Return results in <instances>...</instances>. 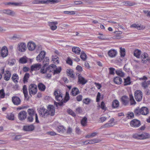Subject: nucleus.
<instances>
[{
	"instance_id": "32",
	"label": "nucleus",
	"mask_w": 150,
	"mask_h": 150,
	"mask_svg": "<svg viewBox=\"0 0 150 150\" xmlns=\"http://www.w3.org/2000/svg\"><path fill=\"white\" fill-rule=\"evenodd\" d=\"M149 84H150V81H144L141 83L142 86L143 87L144 89H146L147 88Z\"/></svg>"
},
{
	"instance_id": "3",
	"label": "nucleus",
	"mask_w": 150,
	"mask_h": 150,
	"mask_svg": "<svg viewBox=\"0 0 150 150\" xmlns=\"http://www.w3.org/2000/svg\"><path fill=\"white\" fill-rule=\"evenodd\" d=\"M29 93L31 96L35 94L37 91V86L34 84H31L28 87Z\"/></svg>"
},
{
	"instance_id": "57",
	"label": "nucleus",
	"mask_w": 150,
	"mask_h": 150,
	"mask_svg": "<svg viewBox=\"0 0 150 150\" xmlns=\"http://www.w3.org/2000/svg\"><path fill=\"white\" fill-rule=\"evenodd\" d=\"M34 116L29 115L27 118L28 121L30 122H32L33 120Z\"/></svg>"
},
{
	"instance_id": "64",
	"label": "nucleus",
	"mask_w": 150,
	"mask_h": 150,
	"mask_svg": "<svg viewBox=\"0 0 150 150\" xmlns=\"http://www.w3.org/2000/svg\"><path fill=\"white\" fill-rule=\"evenodd\" d=\"M67 64H69L70 65H71L72 64V60L70 58H68L67 61Z\"/></svg>"
},
{
	"instance_id": "19",
	"label": "nucleus",
	"mask_w": 150,
	"mask_h": 150,
	"mask_svg": "<svg viewBox=\"0 0 150 150\" xmlns=\"http://www.w3.org/2000/svg\"><path fill=\"white\" fill-rule=\"evenodd\" d=\"M117 54V51L114 49H111L108 52V56L111 58L115 57Z\"/></svg>"
},
{
	"instance_id": "7",
	"label": "nucleus",
	"mask_w": 150,
	"mask_h": 150,
	"mask_svg": "<svg viewBox=\"0 0 150 150\" xmlns=\"http://www.w3.org/2000/svg\"><path fill=\"white\" fill-rule=\"evenodd\" d=\"M18 118L20 120H25L27 116V113L25 111L23 110L20 111L18 114Z\"/></svg>"
},
{
	"instance_id": "58",
	"label": "nucleus",
	"mask_w": 150,
	"mask_h": 150,
	"mask_svg": "<svg viewBox=\"0 0 150 150\" xmlns=\"http://www.w3.org/2000/svg\"><path fill=\"white\" fill-rule=\"evenodd\" d=\"M64 13L65 14H75V13L74 11H64Z\"/></svg>"
},
{
	"instance_id": "1",
	"label": "nucleus",
	"mask_w": 150,
	"mask_h": 150,
	"mask_svg": "<svg viewBox=\"0 0 150 150\" xmlns=\"http://www.w3.org/2000/svg\"><path fill=\"white\" fill-rule=\"evenodd\" d=\"M149 135L146 133H144L142 134L139 133H136L132 135L133 138L139 139H144L149 137Z\"/></svg>"
},
{
	"instance_id": "29",
	"label": "nucleus",
	"mask_w": 150,
	"mask_h": 150,
	"mask_svg": "<svg viewBox=\"0 0 150 150\" xmlns=\"http://www.w3.org/2000/svg\"><path fill=\"white\" fill-rule=\"evenodd\" d=\"M114 82L116 84H120L122 82V80L119 77H116L114 79Z\"/></svg>"
},
{
	"instance_id": "60",
	"label": "nucleus",
	"mask_w": 150,
	"mask_h": 150,
	"mask_svg": "<svg viewBox=\"0 0 150 150\" xmlns=\"http://www.w3.org/2000/svg\"><path fill=\"white\" fill-rule=\"evenodd\" d=\"M109 73L110 74H114L115 69L113 68H109Z\"/></svg>"
},
{
	"instance_id": "62",
	"label": "nucleus",
	"mask_w": 150,
	"mask_h": 150,
	"mask_svg": "<svg viewBox=\"0 0 150 150\" xmlns=\"http://www.w3.org/2000/svg\"><path fill=\"white\" fill-rule=\"evenodd\" d=\"M82 96L81 95L78 96L76 97V100L78 101H81L82 99Z\"/></svg>"
},
{
	"instance_id": "8",
	"label": "nucleus",
	"mask_w": 150,
	"mask_h": 150,
	"mask_svg": "<svg viewBox=\"0 0 150 150\" xmlns=\"http://www.w3.org/2000/svg\"><path fill=\"white\" fill-rule=\"evenodd\" d=\"M148 54L146 53H143L141 56V59L143 63H146V62L150 60L148 57Z\"/></svg>"
},
{
	"instance_id": "59",
	"label": "nucleus",
	"mask_w": 150,
	"mask_h": 150,
	"mask_svg": "<svg viewBox=\"0 0 150 150\" xmlns=\"http://www.w3.org/2000/svg\"><path fill=\"white\" fill-rule=\"evenodd\" d=\"M100 96L101 95L100 93V92H98L96 98V101L97 102H98L99 101Z\"/></svg>"
},
{
	"instance_id": "27",
	"label": "nucleus",
	"mask_w": 150,
	"mask_h": 150,
	"mask_svg": "<svg viewBox=\"0 0 150 150\" xmlns=\"http://www.w3.org/2000/svg\"><path fill=\"white\" fill-rule=\"evenodd\" d=\"M23 93L24 94L25 98H27L28 96V92L27 91V86L25 85H24L23 88Z\"/></svg>"
},
{
	"instance_id": "6",
	"label": "nucleus",
	"mask_w": 150,
	"mask_h": 150,
	"mask_svg": "<svg viewBox=\"0 0 150 150\" xmlns=\"http://www.w3.org/2000/svg\"><path fill=\"white\" fill-rule=\"evenodd\" d=\"M134 96L136 100L138 102L140 101L142 98V92L140 90L136 91L134 93Z\"/></svg>"
},
{
	"instance_id": "43",
	"label": "nucleus",
	"mask_w": 150,
	"mask_h": 150,
	"mask_svg": "<svg viewBox=\"0 0 150 150\" xmlns=\"http://www.w3.org/2000/svg\"><path fill=\"white\" fill-rule=\"evenodd\" d=\"M87 120V118L84 117L81 120V124L83 126H85L86 125Z\"/></svg>"
},
{
	"instance_id": "39",
	"label": "nucleus",
	"mask_w": 150,
	"mask_h": 150,
	"mask_svg": "<svg viewBox=\"0 0 150 150\" xmlns=\"http://www.w3.org/2000/svg\"><path fill=\"white\" fill-rule=\"evenodd\" d=\"M130 79L129 77H128L126 79H124V85L126 86L131 84Z\"/></svg>"
},
{
	"instance_id": "9",
	"label": "nucleus",
	"mask_w": 150,
	"mask_h": 150,
	"mask_svg": "<svg viewBox=\"0 0 150 150\" xmlns=\"http://www.w3.org/2000/svg\"><path fill=\"white\" fill-rule=\"evenodd\" d=\"M130 124L132 127H137L140 125L141 123L139 120L137 119H133L130 122Z\"/></svg>"
},
{
	"instance_id": "35",
	"label": "nucleus",
	"mask_w": 150,
	"mask_h": 150,
	"mask_svg": "<svg viewBox=\"0 0 150 150\" xmlns=\"http://www.w3.org/2000/svg\"><path fill=\"white\" fill-rule=\"evenodd\" d=\"M49 59L48 57H45L43 59V67L44 68L49 63Z\"/></svg>"
},
{
	"instance_id": "4",
	"label": "nucleus",
	"mask_w": 150,
	"mask_h": 150,
	"mask_svg": "<svg viewBox=\"0 0 150 150\" xmlns=\"http://www.w3.org/2000/svg\"><path fill=\"white\" fill-rule=\"evenodd\" d=\"M63 97V100L62 101H60L59 102H54V104L57 107L58 106H61L63 105V103H65L67 102L69 99V94L67 92H66V95L64 99Z\"/></svg>"
},
{
	"instance_id": "31",
	"label": "nucleus",
	"mask_w": 150,
	"mask_h": 150,
	"mask_svg": "<svg viewBox=\"0 0 150 150\" xmlns=\"http://www.w3.org/2000/svg\"><path fill=\"white\" fill-rule=\"evenodd\" d=\"M72 51L76 54H80V53L81 52V49L78 47H72Z\"/></svg>"
},
{
	"instance_id": "40",
	"label": "nucleus",
	"mask_w": 150,
	"mask_h": 150,
	"mask_svg": "<svg viewBox=\"0 0 150 150\" xmlns=\"http://www.w3.org/2000/svg\"><path fill=\"white\" fill-rule=\"evenodd\" d=\"M30 74L29 73H26L25 74L23 78V82L24 83L28 82V80Z\"/></svg>"
},
{
	"instance_id": "14",
	"label": "nucleus",
	"mask_w": 150,
	"mask_h": 150,
	"mask_svg": "<svg viewBox=\"0 0 150 150\" xmlns=\"http://www.w3.org/2000/svg\"><path fill=\"white\" fill-rule=\"evenodd\" d=\"M78 83L79 84H81L84 85L87 82V81L80 74L78 76Z\"/></svg>"
},
{
	"instance_id": "54",
	"label": "nucleus",
	"mask_w": 150,
	"mask_h": 150,
	"mask_svg": "<svg viewBox=\"0 0 150 150\" xmlns=\"http://www.w3.org/2000/svg\"><path fill=\"white\" fill-rule=\"evenodd\" d=\"M67 112L68 113L73 116H74L76 115L75 113L70 109H67Z\"/></svg>"
},
{
	"instance_id": "33",
	"label": "nucleus",
	"mask_w": 150,
	"mask_h": 150,
	"mask_svg": "<svg viewBox=\"0 0 150 150\" xmlns=\"http://www.w3.org/2000/svg\"><path fill=\"white\" fill-rule=\"evenodd\" d=\"M11 79L15 83H17L18 82L19 76L17 74H13Z\"/></svg>"
},
{
	"instance_id": "2",
	"label": "nucleus",
	"mask_w": 150,
	"mask_h": 150,
	"mask_svg": "<svg viewBox=\"0 0 150 150\" xmlns=\"http://www.w3.org/2000/svg\"><path fill=\"white\" fill-rule=\"evenodd\" d=\"M54 95L55 96V99L57 101L60 102L63 100V94L59 90H55L54 91Z\"/></svg>"
},
{
	"instance_id": "38",
	"label": "nucleus",
	"mask_w": 150,
	"mask_h": 150,
	"mask_svg": "<svg viewBox=\"0 0 150 150\" xmlns=\"http://www.w3.org/2000/svg\"><path fill=\"white\" fill-rule=\"evenodd\" d=\"M141 110V108H139V107H138L135 109L134 111V112L135 115L139 116L142 114V112Z\"/></svg>"
},
{
	"instance_id": "53",
	"label": "nucleus",
	"mask_w": 150,
	"mask_h": 150,
	"mask_svg": "<svg viewBox=\"0 0 150 150\" xmlns=\"http://www.w3.org/2000/svg\"><path fill=\"white\" fill-rule=\"evenodd\" d=\"M5 93L4 89H2L0 90V97L1 98H4V97Z\"/></svg>"
},
{
	"instance_id": "5",
	"label": "nucleus",
	"mask_w": 150,
	"mask_h": 150,
	"mask_svg": "<svg viewBox=\"0 0 150 150\" xmlns=\"http://www.w3.org/2000/svg\"><path fill=\"white\" fill-rule=\"evenodd\" d=\"M38 112L40 115L44 118L47 117L49 115L48 110L44 107L40 108L38 110Z\"/></svg>"
},
{
	"instance_id": "24",
	"label": "nucleus",
	"mask_w": 150,
	"mask_h": 150,
	"mask_svg": "<svg viewBox=\"0 0 150 150\" xmlns=\"http://www.w3.org/2000/svg\"><path fill=\"white\" fill-rule=\"evenodd\" d=\"M34 127L33 125H29L25 126L23 127V129L25 131H32L34 129Z\"/></svg>"
},
{
	"instance_id": "20",
	"label": "nucleus",
	"mask_w": 150,
	"mask_h": 150,
	"mask_svg": "<svg viewBox=\"0 0 150 150\" xmlns=\"http://www.w3.org/2000/svg\"><path fill=\"white\" fill-rule=\"evenodd\" d=\"M122 103L124 105H126L129 102V98L127 96H122L121 98Z\"/></svg>"
},
{
	"instance_id": "41",
	"label": "nucleus",
	"mask_w": 150,
	"mask_h": 150,
	"mask_svg": "<svg viewBox=\"0 0 150 150\" xmlns=\"http://www.w3.org/2000/svg\"><path fill=\"white\" fill-rule=\"evenodd\" d=\"M66 72L67 73L68 76H70L72 78H74V72L70 69H67Z\"/></svg>"
},
{
	"instance_id": "34",
	"label": "nucleus",
	"mask_w": 150,
	"mask_h": 150,
	"mask_svg": "<svg viewBox=\"0 0 150 150\" xmlns=\"http://www.w3.org/2000/svg\"><path fill=\"white\" fill-rule=\"evenodd\" d=\"M39 89L41 91H44L45 89V86L42 83H40L38 85Z\"/></svg>"
},
{
	"instance_id": "26",
	"label": "nucleus",
	"mask_w": 150,
	"mask_h": 150,
	"mask_svg": "<svg viewBox=\"0 0 150 150\" xmlns=\"http://www.w3.org/2000/svg\"><path fill=\"white\" fill-rule=\"evenodd\" d=\"M142 115H146L149 113L148 108L146 107H143L141 108Z\"/></svg>"
},
{
	"instance_id": "12",
	"label": "nucleus",
	"mask_w": 150,
	"mask_h": 150,
	"mask_svg": "<svg viewBox=\"0 0 150 150\" xmlns=\"http://www.w3.org/2000/svg\"><path fill=\"white\" fill-rule=\"evenodd\" d=\"M114 119L113 118H111L108 123L105 124L102 126V128L109 127H112L114 125Z\"/></svg>"
},
{
	"instance_id": "56",
	"label": "nucleus",
	"mask_w": 150,
	"mask_h": 150,
	"mask_svg": "<svg viewBox=\"0 0 150 150\" xmlns=\"http://www.w3.org/2000/svg\"><path fill=\"white\" fill-rule=\"evenodd\" d=\"M93 144L97 143L101 141L100 139H92Z\"/></svg>"
},
{
	"instance_id": "49",
	"label": "nucleus",
	"mask_w": 150,
	"mask_h": 150,
	"mask_svg": "<svg viewBox=\"0 0 150 150\" xmlns=\"http://www.w3.org/2000/svg\"><path fill=\"white\" fill-rule=\"evenodd\" d=\"M120 55L121 57H124L125 55V50L121 47L120 48Z\"/></svg>"
},
{
	"instance_id": "52",
	"label": "nucleus",
	"mask_w": 150,
	"mask_h": 150,
	"mask_svg": "<svg viewBox=\"0 0 150 150\" xmlns=\"http://www.w3.org/2000/svg\"><path fill=\"white\" fill-rule=\"evenodd\" d=\"M125 5L126 6H132L135 5L134 3L132 2L129 1H126L125 2Z\"/></svg>"
},
{
	"instance_id": "44",
	"label": "nucleus",
	"mask_w": 150,
	"mask_h": 150,
	"mask_svg": "<svg viewBox=\"0 0 150 150\" xmlns=\"http://www.w3.org/2000/svg\"><path fill=\"white\" fill-rule=\"evenodd\" d=\"M65 130V128L63 126H59L57 129L58 132L61 133L63 132Z\"/></svg>"
},
{
	"instance_id": "45",
	"label": "nucleus",
	"mask_w": 150,
	"mask_h": 150,
	"mask_svg": "<svg viewBox=\"0 0 150 150\" xmlns=\"http://www.w3.org/2000/svg\"><path fill=\"white\" fill-rule=\"evenodd\" d=\"M27 58L25 57H23L20 59L19 62L23 64L27 62Z\"/></svg>"
},
{
	"instance_id": "63",
	"label": "nucleus",
	"mask_w": 150,
	"mask_h": 150,
	"mask_svg": "<svg viewBox=\"0 0 150 150\" xmlns=\"http://www.w3.org/2000/svg\"><path fill=\"white\" fill-rule=\"evenodd\" d=\"M100 122H103L105 121L107 119V117H102L100 118Z\"/></svg>"
},
{
	"instance_id": "15",
	"label": "nucleus",
	"mask_w": 150,
	"mask_h": 150,
	"mask_svg": "<svg viewBox=\"0 0 150 150\" xmlns=\"http://www.w3.org/2000/svg\"><path fill=\"white\" fill-rule=\"evenodd\" d=\"M47 109L49 115H50L52 116L54 115L55 108L53 105H49Z\"/></svg>"
},
{
	"instance_id": "47",
	"label": "nucleus",
	"mask_w": 150,
	"mask_h": 150,
	"mask_svg": "<svg viewBox=\"0 0 150 150\" xmlns=\"http://www.w3.org/2000/svg\"><path fill=\"white\" fill-rule=\"evenodd\" d=\"M6 117L7 118L10 120H13L14 119V115L13 114L11 113L7 114Z\"/></svg>"
},
{
	"instance_id": "37",
	"label": "nucleus",
	"mask_w": 150,
	"mask_h": 150,
	"mask_svg": "<svg viewBox=\"0 0 150 150\" xmlns=\"http://www.w3.org/2000/svg\"><path fill=\"white\" fill-rule=\"evenodd\" d=\"M112 107L114 108H117L119 105V103L117 100H115L112 102Z\"/></svg>"
},
{
	"instance_id": "25",
	"label": "nucleus",
	"mask_w": 150,
	"mask_h": 150,
	"mask_svg": "<svg viewBox=\"0 0 150 150\" xmlns=\"http://www.w3.org/2000/svg\"><path fill=\"white\" fill-rule=\"evenodd\" d=\"M41 67V65L39 64H33L31 67V70L32 71L39 70Z\"/></svg>"
},
{
	"instance_id": "55",
	"label": "nucleus",
	"mask_w": 150,
	"mask_h": 150,
	"mask_svg": "<svg viewBox=\"0 0 150 150\" xmlns=\"http://www.w3.org/2000/svg\"><path fill=\"white\" fill-rule=\"evenodd\" d=\"M101 108L102 109L106 110L107 108L106 107L105 104L103 101H102L101 102Z\"/></svg>"
},
{
	"instance_id": "22",
	"label": "nucleus",
	"mask_w": 150,
	"mask_h": 150,
	"mask_svg": "<svg viewBox=\"0 0 150 150\" xmlns=\"http://www.w3.org/2000/svg\"><path fill=\"white\" fill-rule=\"evenodd\" d=\"M11 75V72L8 70L6 71L4 74V79L7 81H8Z\"/></svg>"
},
{
	"instance_id": "42",
	"label": "nucleus",
	"mask_w": 150,
	"mask_h": 150,
	"mask_svg": "<svg viewBox=\"0 0 150 150\" xmlns=\"http://www.w3.org/2000/svg\"><path fill=\"white\" fill-rule=\"evenodd\" d=\"M62 70L61 67H59L57 68V67L54 69V71L53 72L54 74H57L59 73Z\"/></svg>"
},
{
	"instance_id": "11",
	"label": "nucleus",
	"mask_w": 150,
	"mask_h": 150,
	"mask_svg": "<svg viewBox=\"0 0 150 150\" xmlns=\"http://www.w3.org/2000/svg\"><path fill=\"white\" fill-rule=\"evenodd\" d=\"M26 44L23 42L19 43L18 45V50L21 52H24L26 49Z\"/></svg>"
},
{
	"instance_id": "36",
	"label": "nucleus",
	"mask_w": 150,
	"mask_h": 150,
	"mask_svg": "<svg viewBox=\"0 0 150 150\" xmlns=\"http://www.w3.org/2000/svg\"><path fill=\"white\" fill-rule=\"evenodd\" d=\"M141 54V51L139 50H135L134 52V56L139 58H140V55Z\"/></svg>"
},
{
	"instance_id": "13",
	"label": "nucleus",
	"mask_w": 150,
	"mask_h": 150,
	"mask_svg": "<svg viewBox=\"0 0 150 150\" xmlns=\"http://www.w3.org/2000/svg\"><path fill=\"white\" fill-rule=\"evenodd\" d=\"M58 23L57 22H49L48 23V25L50 26V29L52 30H56L57 28L56 25Z\"/></svg>"
},
{
	"instance_id": "21",
	"label": "nucleus",
	"mask_w": 150,
	"mask_h": 150,
	"mask_svg": "<svg viewBox=\"0 0 150 150\" xmlns=\"http://www.w3.org/2000/svg\"><path fill=\"white\" fill-rule=\"evenodd\" d=\"M80 91L79 89L76 87L73 88L70 93L71 95L73 96H75L79 93Z\"/></svg>"
},
{
	"instance_id": "61",
	"label": "nucleus",
	"mask_w": 150,
	"mask_h": 150,
	"mask_svg": "<svg viewBox=\"0 0 150 150\" xmlns=\"http://www.w3.org/2000/svg\"><path fill=\"white\" fill-rule=\"evenodd\" d=\"M42 74H45L46 73L48 72L47 68L46 69H45V67H43V69H42L40 70Z\"/></svg>"
},
{
	"instance_id": "18",
	"label": "nucleus",
	"mask_w": 150,
	"mask_h": 150,
	"mask_svg": "<svg viewBox=\"0 0 150 150\" xmlns=\"http://www.w3.org/2000/svg\"><path fill=\"white\" fill-rule=\"evenodd\" d=\"M28 49L30 51H33L35 49L36 47V45L35 43L33 42H28L27 45Z\"/></svg>"
},
{
	"instance_id": "51",
	"label": "nucleus",
	"mask_w": 150,
	"mask_h": 150,
	"mask_svg": "<svg viewBox=\"0 0 150 150\" xmlns=\"http://www.w3.org/2000/svg\"><path fill=\"white\" fill-rule=\"evenodd\" d=\"M91 101V100L89 98L84 99L83 100V103L86 104H88Z\"/></svg>"
},
{
	"instance_id": "17",
	"label": "nucleus",
	"mask_w": 150,
	"mask_h": 150,
	"mask_svg": "<svg viewBox=\"0 0 150 150\" xmlns=\"http://www.w3.org/2000/svg\"><path fill=\"white\" fill-rule=\"evenodd\" d=\"M12 100L13 103L16 105H18L20 104L21 100L20 98L17 96H13L12 97Z\"/></svg>"
},
{
	"instance_id": "28",
	"label": "nucleus",
	"mask_w": 150,
	"mask_h": 150,
	"mask_svg": "<svg viewBox=\"0 0 150 150\" xmlns=\"http://www.w3.org/2000/svg\"><path fill=\"white\" fill-rule=\"evenodd\" d=\"M56 67V66L54 64H51L47 68V71L49 72H51L54 71V69Z\"/></svg>"
},
{
	"instance_id": "30",
	"label": "nucleus",
	"mask_w": 150,
	"mask_h": 150,
	"mask_svg": "<svg viewBox=\"0 0 150 150\" xmlns=\"http://www.w3.org/2000/svg\"><path fill=\"white\" fill-rule=\"evenodd\" d=\"M27 112L29 115L34 116L36 114L35 110L33 108L28 109Z\"/></svg>"
},
{
	"instance_id": "23",
	"label": "nucleus",
	"mask_w": 150,
	"mask_h": 150,
	"mask_svg": "<svg viewBox=\"0 0 150 150\" xmlns=\"http://www.w3.org/2000/svg\"><path fill=\"white\" fill-rule=\"evenodd\" d=\"M3 12L8 15L12 16H14L16 14L14 12L9 9L4 10L3 11Z\"/></svg>"
},
{
	"instance_id": "46",
	"label": "nucleus",
	"mask_w": 150,
	"mask_h": 150,
	"mask_svg": "<svg viewBox=\"0 0 150 150\" xmlns=\"http://www.w3.org/2000/svg\"><path fill=\"white\" fill-rule=\"evenodd\" d=\"M116 73L117 75L121 77H123L125 75L124 73L121 70H116Z\"/></svg>"
},
{
	"instance_id": "50",
	"label": "nucleus",
	"mask_w": 150,
	"mask_h": 150,
	"mask_svg": "<svg viewBox=\"0 0 150 150\" xmlns=\"http://www.w3.org/2000/svg\"><path fill=\"white\" fill-rule=\"evenodd\" d=\"M134 117V114L132 112H129L127 115V118L128 119H131L133 118Z\"/></svg>"
},
{
	"instance_id": "48",
	"label": "nucleus",
	"mask_w": 150,
	"mask_h": 150,
	"mask_svg": "<svg viewBox=\"0 0 150 150\" xmlns=\"http://www.w3.org/2000/svg\"><path fill=\"white\" fill-rule=\"evenodd\" d=\"M81 58L83 61H85L86 59V55L83 52H82L80 55Z\"/></svg>"
},
{
	"instance_id": "16",
	"label": "nucleus",
	"mask_w": 150,
	"mask_h": 150,
	"mask_svg": "<svg viewBox=\"0 0 150 150\" xmlns=\"http://www.w3.org/2000/svg\"><path fill=\"white\" fill-rule=\"evenodd\" d=\"M8 54V50L7 47L5 46H3L1 50V56L4 57H6Z\"/></svg>"
},
{
	"instance_id": "10",
	"label": "nucleus",
	"mask_w": 150,
	"mask_h": 150,
	"mask_svg": "<svg viewBox=\"0 0 150 150\" xmlns=\"http://www.w3.org/2000/svg\"><path fill=\"white\" fill-rule=\"evenodd\" d=\"M46 52L44 51L40 52L39 54L37 57L36 59L38 62H40L43 59L45 58Z\"/></svg>"
}]
</instances>
